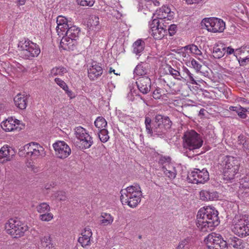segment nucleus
Wrapping results in <instances>:
<instances>
[{"label":"nucleus","mask_w":249,"mask_h":249,"mask_svg":"<svg viewBox=\"0 0 249 249\" xmlns=\"http://www.w3.org/2000/svg\"><path fill=\"white\" fill-rule=\"evenodd\" d=\"M144 123L148 134L160 138L166 137L167 132L172 124L169 117L160 114L156 115L152 123L149 117H145Z\"/></svg>","instance_id":"obj_1"},{"label":"nucleus","mask_w":249,"mask_h":249,"mask_svg":"<svg viewBox=\"0 0 249 249\" xmlns=\"http://www.w3.org/2000/svg\"><path fill=\"white\" fill-rule=\"evenodd\" d=\"M217 210L212 208H201L196 215V225L200 231H208L220 223Z\"/></svg>","instance_id":"obj_2"},{"label":"nucleus","mask_w":249,"mask_h":249,"mask_svg":"<svg viewBox=\"0 0 249 249\" xmlns=\"http://www.w3.org/2000/svg\"><path fill=\"white\" fill-rule=\"evenodd\" d=\"M120 199L123 204H127L131 208L136 207L141 201L142 192L137 183L121 191Z\"/></svg>","instance_id":"obj_3"},{"label":"nucleus","mask_w":249,"mask_h":249,"mask_svg":"<svg viewBox=\"0 0 249 249\" xmlns=\"http://www.w3.org/2000/svg\"><path fill=\"white\" fill-rule=\"evenodd\" d=\"M223 179L232 182L235 175L238 173L240 166L239 159L231 156H226L222 161Z\"/></svg>","instance_id":"obj_4"},{"label":"nucleus","mask_w":249,"mask_h":249,"mask_svg":"<svg viewBox=\"0 0 249 249\" xmlns=\"http://www.w3.org/2000/svg\"><path fill=\"white\" fill-rule=\"evenodd\" d=\"M20 56L24 59H31L40 53L39 46L29 39L20 41L18 44Z\"/></svg>","instance_id":"obj_5"},{"label":"nucleus","mask_w":249,"mask_h":249,"mask_svg":"<svg viewBox=\"0 0 249 249\" xmlns=\"http://www.w3.org/2000/svg\"><path fill=\"white\" fill-rule=\"evenodd\" d=\"M232 231L238 236L249 235V215H236L233 219Z\"/></svg>","instance_id":"obj_6"},{"label":"nucleus","mask_w":249,"mask_h":249,"mask_svg":"<svg viewBox=\"0 0 249 249\" xmlns=\"http://www.w3.org/2000/svg\"><path fill=\"white\" fill-rule=\"evenodd\" d=\"M183 147L190 151L199 149L203 145V141L200 135L195 130L187 131L183 136Z\"/></svg>","instance_id":"obj_7"},{"label":"nucleus","mask_w":249,"mask_h":249,"mask_svg":"<svg viewBox=\"0 0 249 249\" xmlns=\"http://www.w3.org/2000/svg\"><path fill=\"white\" fill-rule=\"evenodd\" d=\"M7 233L10 234L13 238H18L23 235L28 227L18 219H10L5 225Z\"/></svg>","instance_id":"obj_8"},{"label":"nucleus","mask_w":249,"mask_h":249,"mask_svg":"<svg viewBox=\"0 0 249 249\" xmlns=\"http://www.w3.org/2000/svg\"><path fill=\"white\" fill-rule=\"evenodd\" d=\"M207 246L209 249H228V243L222 236L215 233L209 234L205 238Z\"/></svg>","instance_id":"obj_9"},{"label":"nucleus","mask_w":249,"mask_h":249,"mask_svg":"<svg viewBox=\"0 0 249 249\" xmlns=\"http://www.w3.org/2000/svg\"><path fill=\"white\" fill-rule=\"evenodd\" d=\"M209 174L207 169L195 168L188 174L189 182L194 184H204L209 180Z\"/></svg>","instance_id":"obj_10"},{"label":"nucleus","mask_w":249,"mask_h":249,"mask_svg":"<svg viewBox=\"0 0 249 249\" xmlns=\"http://www.w3.org/2000/svg\"><path fill=\"white\" fill-rule=\"evenodd\" d=\"M209 32L213 33L223 32L225 28V23L221 19L216 18H204L202 21Z\"/></svg>","instance_id":"obj_11"},{"label":"nucleus","mask_w":249,"mask_h":249,"mask_svg":"<svg viewBox=\"0 0 249 249\" xmlns=\"http://www.w3.org/2000/svg\"><path fill=\"white\" fill-rule=\"evenodd\" d=\"M57 158L64 159L71 153L70 146L64 141H57L53 145Z\"/></svg>","instance_id":"obj_12"},{"label":"nucleus","mask_w":249,"mask_h":249,"mask_svg":"<svg viewBox=\"0 0 249 249\" xmlns=\"http://www.w3.org/2000/svg\"><path fill=\"white\" fill-rule=\"evenodd\" d=\"M1 128L5 131L9 132L14 130L19 131L22 129V124L17 119H13V118H9L5 121L1 123Z\"/></svg>","instance_id":"obj_13"},{"label":"nucleus","mask_w":249,"mask_h":249,"mask_svg":"<svg viewBox=\"0 0 249 249\" xmlns=\"http://www.w3.org/2000/svg\"><path fill=\"white\" fill-rule=\"evenodd\" d=\"M23 150L26 153V156L37 157L43 151V148L38 143L32 142L25 145Z\"/></svg>","instance_id":"obj_14"},{"label":"nucleus","mask_w":249,"mask_h":249,"mask_svg":"<svg viewBox=\"0 0 249 249\" xmlns=\"http://www.w3.org/2000/svg\"><path fill=\"white\" fill-rule=\"evenodd\" d=\"M136 84L139 91L143 94L148 93L151 89V81L148 76H142L137 79Z\"/></svg>","instance_id":"obj_15"},{"label":"nucleus","mask_w":249,"mask_h":249,"mask_svg":"<svg viewBox=\"0 0 249 249\" xmlns=\"http://www.w3.org/2000/svg\"><path fill=\"white\" fill-rule=\"evenodd\" d=\"M103 71L101 65L94 61L88 70V76L90 80L94 81L102 74Z\"/></svg>","instance_id":"obj_16"},{"label":"nucleus","mask_w":249,"mask_h":249,"mask_svg":"<svg viewBox=\"0 0 249 249\" xmlns=\"http://www.w3.org/2000/svg\"><path fill=\"white\" fill-rule=\"evenodd\" d=\"M157 15V18L164 22V19H167L171 20L173 18L174 13L171 11L170 8L166 6H163L159 10H157L155 16Z\"/></svg>","instance_id":"obj_17"},{"label":"nucleus","mask_w":249,"mask_h":249,"mask_svg":"<svg viewBox=\"0 0 249 249\" xmlns=\"http://www.w3.org/2000/svg\"><path fill=\"white\" fill-rule=\"evenodd\" d=\"M200 198L202 201H213L218 199L219 193L213 189H204L199 192Z\"/></svg>","instance_id":"obj_18"},{"label":"nucleus","mask_w":249,"mask_h":249,"mask_svg":"<svg viewBox=\"0 0 249 249\" xmlns=\"http://www.w3.org/2000/svg\"><path fill=\"white\" fill-rule=\"evenodd\" d=\"M77 39L63 36L60 42V47L65 50L73 51L76 48Z\"/></svg>","instance_id":"obj_19"},{"label":"nucleus","mask_w":249,"mask_h":249,"mask_svg":"<svg viewBox=\"0 0 249 249\" xmlns=\"http://www.w3.org/2000/svg\"><path fill=\"white\" fill-rule=\"evenodd\" d=\"M28 98L27 95L18 93L14 99L16 106L20 109H25L27 106Z\"/></svg>","instance_id":"obj_20"},{"label":"nucleus","mask_w":249,"mask_h":249,"mask_svg":"<svg viewBox=\"0 0 249 249\" xmlns=\"http://www.w3.org/2000/svg\"><path fill=\"white\" fill-rule=\"evenodd\" d=\"M166 27L167 26L165 23H162V26L156 27V28L151 31L150 33H151V35L155 39H160L162 38L167 33Z\"/></svg>","instance_id":"obj_21"},{"label":"nucleus","mask_w":249,"mask_h":249,"mask_svg":"<svg viewBox=\"0 0 249 249\" xmlns=\"http://www.w3.org/2000/svg\"><path fill=\"white\" fill-rule=\"evenodd\" d=\"M212 53L214 58L220 59L226 53V47L221 44H216L213 48Z\"/></svg>","instance_id":"obj_22"},{"label":"nucleus","mask_w":249,"mask_h":249,"mask_svg":"<svg viewBox=\"0 0 249 249\" xmlns=\"http://www.w3.org/2000/svg\"><path fill=\"white\" fill-rule=\"evenodd\" d=\"M80 29L76 26H70V28L66 31L65 35V36L69 38L77 39L79 38Z\"/></svg>","instance_id":"obj_23"},{"label":"nucleus","mask_w":249,"mask_h":249,"mask_svg":"<svg viewBox=\"0 0 249 249\" xmlns=\"http://www.w3.org/2000/svg\"><path fill=\"white\" fill-rule=\"evenodd\" d=\"M228 244L236 249H243L245 248L243 240L235 236L230 238Z\"/></svg>","instance_id":"obj_24"},{"label":"nucleus","mask_w":249,"mask_h":249,"mask_svg":"<svg viewBox=\"0 0 249 249\" xmlns=\"http://www.w3.org/2000/svg\"><path fill=\"white\" fill-rule=\"evenodd\" d=\"M88 135V136H86L79 140V147L81 149H86L90 148L93 143L92 138L89 134Z\"/></svg>","instance_id":"obj_25"},{"label":"nucleus","mask_w":249,"mask_h":249,"mask_svg":"<svg viewBox=\"0 0 249 249\" xmlns=\"http://www.w3.org/2000/svg\"><path fill=\"white\" fill-rule=\"evenodd\" d=\"M147 65L146 64L141 63L138 64L134 71V73L135 75L143 76L146 75L148 73Z\"/></svg>","instance_id":"obj_26"},{"label":"nucleus","mask_w":249,"mask_h":249,"mask_svg":"<svg viewBox=\"0 0 249 249\" xmlns=\"http://www.w3.org/2000/svg\"><path fill=\"white\" fill-rule=\"evenodd\" d=\"M144 46L145 42L142 40L138 39L133 44V53L136 54H139L143 51Z\"/></svg>","instance_id":"obj_27"},{"label":"nucleus","mask_w":249,"mask_h":249,"mask_svg":"<svg viewBox=\"0 0 249 249\" xmlns=\"http://www.w3.org/2000/svg\"><path fill=\"white\" fill-rule=\"evenodd\" d=\"M229 109L236 112L240 118L246 119L247 117V115L246 114L247 111V109L240 106L236 107L231 106L229 107Z\"/></svg>","instance_id":"obj_28"},{"label":"nucleus","mask_w":249,"mask_h":249,"mask_svg":"<svg viewBox=\"0 0 249 249\" xmlns=\"http://www.w3.org/2000/svg\"><path fill=\"white\" fill-rule=\"evenodd\" d=\"M74 134L76 138L80 140L86 136H88L89 133L86 129L79 126L74 129Z\"/></svg>","instance_id":"obj_29"},{"label":"nucleus","mask_w":249,"mask_h":249,"mask_svg":"<svg viewBox=\"0 0 249 249\" xmlns=\"http://www.w3.org/2000/svg\"><path fill=\"white\" fill-rule=\"evenodd\" d=\"M100 222L104 226L111 224L113 221V217L109 213H103L101 215Z\"/></svg>","instance_id":"obj_30"},{"label":"nucleus","mask_w":249,"mask_h":249,"mask_svg":"<svg viewBox=\"0 0 249 249\" xmlns=\"http://www.w3.org/2000/svg\"><path fill=\"white\" fill-rule=\"evenodd\" d=\"M67 72L66 69L63 67L53 68L51 71L52 76L56 75L62 76Z\"/></svg>","instance_id":"obj_31"},{"label":"nucleus","mask_w":249,"mask_h":249,"mask_svg":"<svg viewBox=\"0 0 249 249\" xmlns=\"http://www.w3.org/2000/svg\"><path fill=\"white\" fill-rule=\"evenodd\" d=\"M98 137L102 142H107L109 139L107 130L105 128L100 129L98 133Z\"/></svg>","instance_id":"obj_32"},{"label":"nucleus","mask_w":249,"mask_h":249,"mask_svg":"<svg viewBox=\"0 0 249 249\" xmlns=\"http://www.w3.org/2000/svg\"><path fill=\"white\" fill-rule=\"evenodd\" d=\"M52 197L60 201H65L68 199L66 193L63 191H58L55 192Z\"/></svg>","instance_id":"obj_33"},{"label":"nucleus","mask_w":249,"mask_h":249,"mask_svg":"<svg viewBox=\"0 0 249 249\" xmlns=\"http://www.w3.org/2000/svg\"><path fill=\"white\" fill-rule=\"evenodd\" d=\"M95 126L100 129H103L107 125V122L105 118L98 117L94 122Z\"/></svg>","instance_id":"obj_34"},{"label":"nucleus","mask_w":249,"mask_h":249,"mask_svg":"<svg viewBox=\"0 0 249 249\" xmlns=\"http://www.w3.org/2000/svg\"><path fill=\"white\" fill-rule=\"evenodd\" d=\"M89 236H90L89 234L88 235L82 234V236L78 238V241L82 247H84L90 244Z\"/></svg>","instance_id":"obj_35"},{"label":"nucleus","mask_w":249,"mask_h":249,"mask_svg":"<svg viewBox=\"0 0 249 249\" xmlns=\"http://www.w3.org/2000/svg\"><path fill=\"white\" fill-rule=\"evenodd\" d=\"M184 48L185 50H189L191 53L196 55H201L202 54L201 51L198 49L197 46L194 44L186 46Z\"/></svg>","instance_id":"obj_36"},{"label":"nucleus","mask_w":249,"mask_h":249,"mask_svg":"<svg viewBox=\"0 0 249 249\" xmlns=\"http://www.w3.org/2000/svg\"><path fill=\"white\" fill-rule=\"evenodd\" d=\"M50 207L47 203H41L36 207V210L39 213H45L50 211Z\"/></svg>","instance_id":"obj_37"},{"label":"nucleus","mask_w":249,"mask_h":249,"mask_svg":"<svg viewBox=\"0 0 249 249\" xmlns=\"http://www.w3.org/2000/svg\"><path fill=\"white\" fill-rule=\"evenodd\" d=\"M71 24L67 23V25H65L63 24H57L56 27V32L58 33V35H60L61 32V35H63L64 33H66V31L68 30L69 28H70Z\"/></svg>","instance_id":"obj_38"},{"label":"nucleus","mask_w":249,"mask_h":249,"mask_svg":"<svg viewBox=\"0 0 249 249\" xmlns=\"http://www.w3.org/2000/svg\"><path fill=\"white\" fill-rule=\"evenodd\" d=\"M160 19L154 18L152 19L151 22H149V25L150 26V30L152 31L153 29L156 28V27L162 26V23H165L162 20L160 21Z\"/></svg>","instance_id":"obj_39"},{"label":"nucleus","mask_w":249,"mask_h":249,"mask_svg":"<svg viewBox=\"0 0 249 249\" xmlns=\"http://www.w3.org/2000/svg\"><path fill=\"white\" fill-rule=\"evenodd\" d=\"M41 243L46 248L48 247L49 249L52 247L53 245L51 243V238L50 235L45 236L41 239Z\"/></svg>","instance_id":"obj_40"},{"label":"nucleus","mask_w":249,"mask_h":249,"mask_svg":"<svg viewBox=\"0 0 249 249\" xmlns=\"http://www.w3.org/2000/svg\"><path fill=\"white\" fill-rule=\"evenodd\" d=\"M10 150L7 146H3L0 150V162H1V159L3 158L7 157L10 154Z\"/></svg>","instance_id":"obj_41"},{"label":"nucleus","mask_w":249,"mask_h":249,"mask_svg":"<svg viewBox=\"0 0 249 249\" xmlns=\"http://www.w3.org/2000/svg\"><path fill=\"white\" fill-rule=\"evenodd\" d=\"M78 4L83 6H92L95 0H77Z\"/></svg>","instance_id":"obj_42"},{"label":"nucleus","mask_w":249,"mask_h":249,"mask_svg":"<svg viewBox=\"0 0 249 249\" xmlns=\"http://www.w3.org/2000/svg\"><path fill=\"white\" fill-rule=\"evenodd\" d=\"M152 8V5H148L147 8L145 7V8H142V9H140V10L145 15H148L150 17L152 16V18H153L155 16V13L152 12V10H150Z\"/></svg>","instance_id":"obj_43"},{"label":"nucleus","mask_w":249,"mask_h":249,"mask_svg":"<svg viewBox=\"0 0 249 249\" xmlns=\"http://www.w3.org/2000/svg\"><path fill=\"white\" fill-rule=\"evenodd\" d=\"M168 71L170 74L173 75L175 78L178 79L183 78V77L180 76V72L172 68L171 66L168 67Z\"/></svg>","instance_id":"obj_44"},{"label":"nucleus","mask_w":249,"mask_h":249,"mask_svg":"<svg viewBox=\"0 0 249 249\" xmlns=\"http://www.w3.org/2000/svg\"><path fill=\"white\" fill-rule=\"evenodd\" d=\"M40 219L42 221H49L52 220L53 218V215L51 213H46L40 215L39 216Z\"/></svg>","instance_id":"obj_45"},{"label":"nucleus","mask_w":249,"mask_h":249,"mask_svg":"<svg viewBox=\"0 0 249 249\" xmlns=\"http://www.w3.org/2000/svg\"><path fill=\"white\" fill-rule=\"evenodd\" d=\"M54 81L63 89H68V85L67 84L60 78H55L54 79Z\"/></svg>","instance_id":"obj_46"},{"label":"nucleus","mask_w":249,"mask_h":249,"mask_svg":"<svg viewBox=\"0 0 249 249\" xmlns=\"http://www.w3.org/2000/svg\"><path fill=\"white\" fill-rule=\"evenodd\" d=\"M89 20L91 26H96L99 24V18L95 15L91 16Z\"/></svg>","instance_id":"obj_47"},{"label":"nucleus","mask_w":249,"mask_h":249,"mask_svg":"<svg viewBox=\"0 0 249 249\" xmlns=\"http://www.w3.org/2000/svg\"><path fill=\"white\" fill-rule=\"evenodd\" d=\"M183 71L189 76L190 82L192 84H196V80L193 77V75L192 74L187 68H183Z\"/></svg>","instance_id":"obj_48"},{"label":"nucleus","mask_w":249,"mask_h":249,"mask_svg":"<svg viewBox=\"0 0 249 249\" xmlns=\"http://www.w3.org/2000/svg\"><path fill=\"white\" fill-rule=\"evenodd\" d=\"M170 36L174 35L177 31V26L175 24H171L167 29Z\"/></svg>","instance_id":"obj_49"},{"label":"nucleus","mask_w":249,"mask_h":249,"mask_svg":"<svg viewBox=\"0 0 249 249\" xmlns=\"http://www.w3.org/2000/svg\"><path fill=\"white\" fill-rule=\"evenodd\" d=\"M191 65L193 68L197 71H200L202 67V65L194 58H193L191 60Z\"/></svg>","instance_id":"obj_50"},{"label":"nucleus","mask_w":249,"mask_h":249,"mask_svg":"<svg viewBox=\"0 0 249 249\" xmlns=\"http://www.w3.org/2000/svg\"><path fill=\"white\" fill-rule=\"evenodd\" d=\"M146 1V3L144 4V6L146 8L148 7V5H153L154 6H158L160 5V2L158 0H144Z\"/></svg>","instance_id":"obj_51"},{"label":"nucleus","mask_w":249,"mask_h":249,"mask_svg":"<svg viewBox=\"0 0 249 249\" xmlns=\"http://www.w3.org/2000/svg\"><path fill=\"white\" fill-rule=\"evenodd\" d=\"M56 23L57 24H59L61 25V24H63L67 25V23H68V20L65 17L59 16L57 18Z\"/></svg>","instance_id":"obj_52"},{"label":"nucleus","mask_w":249,"mask_h":249,"mask_svg":"<svg viewBox=\"0 0 249 249\" xmlns=\"http://www.w3.org/2000/svg\"><path fill=\"white\" fill-rule=\"evenodd\" d=\"M161 96V92L160 89H156L153 92V97L155 99H159Z\"/></svg>","instance_id":"obj_53"},{"label":"nucleus","mask_w":249,"mask_h":249,"mask_svg":"<svg viewBox=\"0 0 249 249\" xmlns=\"http://www.w3.org/2000/svg\"><path fill=\"white\" fill-rule=\"evenodd\" d=\"M188 242L186 239H183L179 242L176 249H184L185 247L188 244Z\"/></svg>","instance_id":"obj_54"},{"label":"nucleus","mask_w":249,"mask_h":249,"mask_svg":"<svg viewBox=\"0 0 249 249\" xmlns=\"http://www.w3.org/2000/svg\"><path fill=\"white\" fill-rule=\"evenodd\" d=\"M171 161V158L169 157L161 156L159 162L162 164L165 163H169Z\"/></svg>","instance_id":"obj_55"},{"label":"nucleus","mask_w":249,"mask_h":249,"mask_svg":"<svg viewBox=\"0 0 249 249\" xmlns=\"http://www.w3.org/2000/svg\"><path fill=\"white\" fill-rule=\"evenodd\" d=\"M165 175L170 179H173L176 177V174L170 170H166L164 171Z\"/></svg>","instance_id":"obj_56"},{"label":"nucleus","mask_w":249,"mask_h":249,"mask_svg":"<svg viewBox=\"0 0 249 249\" xmlns=\"http://www.w3.org/2000/svg\"><path fill=\"white\" fill-rule=\"evenodd\" d=\"M63 90H65L66 93L70 98L72 99L75 97V95L73 92L71 90H69L68 87V89H65Z\"/></svg>","instance_id":"obj_57"},{"label":"nucleus","mask_w":249,"mask_h":249,"mask_svg":"<svg viewBox=\"0 0 249 249\" xmlns=\"http://www.w3.org/2000/svg\"><path fill=\"white\" fill-rule=\"evenodd\" d=\"M246 138L243 135H240L238 137V142L239 144H242L245 141H246Z\"/></svg>","instance_id":"obj_58"},{"label":"nucleus","mask_w":249,"mask_h":249,"mask_svg":"<svg viewBox=\"0 0 249 249\" xmlns=\"http://www.w3.org/2000/svg\"><path fill=\"white\" fill-rule=\"evenodd\" d=\"M249 58L246 57L244 58H242L240 57V58L238 59L239 63L240 64V66H244L246 65L247 60H249Z\"/></svg>","instance_id":"obj_59"},{"label":"nucleus","mask_w":249,"mask_h":249,"mask_svg":"<svg viewBox=\"0 0 249 249\" xmlns=\"http://www.w3.org/2000/svg\"><path fill=\"white\" fill-rule=\"evenodd\" d=\"M234 50L231 47H226V53L227 55L231 54L234 53Z\"/></svg>","instance_id":"obj_60"},{"label":"nucleus","mask_w":249,"mask_h":249,"mask_svg":"<svg viewBox=\"0 0 249 249\" xmlns=\"http://www.w3.org/2000/svg\"><path fill=\"white\" fill-rule=\"evenodd\" d=\"M88 233H89V234L90 235V236H89V237L90 238L92 236L91 231L89 228H86L85 229V232L84 233H82V235H88L89 234Z\"/></svg>","instance_id":"obj_61"},{"label":"nucleus","mask_w":249,"mask_h":249,"mask_svg":"<svg viewBox=\"0 0 249 249\" xmlns=\"http://www.w3.org/2000/svg\"><path fill=\"white\" fill-rule=\"evenodd\" d=\"M28 167L31 168L35 172H37L38 171L37 168L33 163H29Z\"/></svg>","instance_id":"obj_62"},{"label":"nucleus","mask_w":249,"mask_h":249,"mask_svg":"<svg viewBox=\"0 0 249 249\" xmlns=\"http://www.w3.org/2000/svg\"><path fill=\"white\" fill-rule=\"evenodd\" d=\"M18 5H23L25 4L26 0H17Z\"/></svg>","instance_id":"obj_63"},{"label":"nucleus","mask_w":249,"mask_h":249,"mask_svg":"<svg viewBox=\"0 0 249 249\" xmlns=\"http://www.w3.org/2000/svg\"><path fill=\"white\" fill-rule=\"evenodd\" d=\"M241 145H242V147L244 150L248 149V143L247 142V141H245Z\"/></svg>","instance_id":"obj_64"}]
</instances>
